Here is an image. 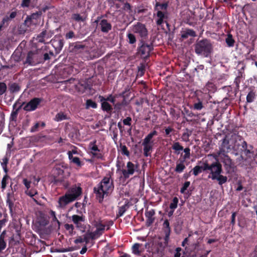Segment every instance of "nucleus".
Here are the masks:
<instances>
[{
    "label": "nucleus",
    "instance_id": "nucleus-21",
    "mask_svg": "<svg viewBox=\"0 0 257 257\" xmlns=\"http://www.w3.org/2000/svg\"><path fill=\"white\" fill-rule=\"evenodd\" d=\"M155 214V211L154 209L146 211L145 216L147 218L146 225L147 227L150 226L154 223L155 220V218L154 216Z\"/></svg>",
    "mask_w": 257,
    "mask_h": 257
},
{
    "label": "nucleus",
    "instance_id": "nucleus-61",
    "mask_svg": "<svg viewBox=\"0 0 257 257\" xmlns=\"http://www.w3.org/2000/svg\"><path fill=\"white\" fill-rule=\"evenodd\" d=\"M241 77H242V76H241V74L240 75L237 76L235 78L234 83L235 84V85H236V88H235L236 90H238L239 89V84H240V83L241 82Z\"/></svg>",
    "mask_w": 257,
    "mask_h": 257
},
{
    "label": "nucleus",
    "instance_id": "nucleus-34",
    "mask_svg": "<svg viewBox=\"0 0 257 257\" xmlns=\"http://www.w3.org/2000/svg\"><path fill=\"white\" fill-rule=\"evenodd\" d=\"M196 96L198 102L194 103L193 108L195 110H200L203 107V105L202 101L199 98V93H196Z\"/></svg>",
    "mask_w": 257,
    "mask_h": 257
},
{
    "label": "nucleus",
    "instance_id": "nucleus-9",
    "mask_svg": "<svg viewBox=\"0 0 257 257\" xmlns=\"http://www.w3.org/2000/svg\"><path fill=\"white\" fill-rule=\"evenodd\" d=\"M89 148L91 150L90 154L92 158H96L99 160H103L104 156L100 153V150L96 145V140H94L89 143Z\"/></svg>",
    "mask_w": 257,
    "mask_h": 257
},
{
    "label": "nucleus",
    "instance_id": "nucleus-60",
    "mask_svg": "<svg viewBox=\"0 0 257 257\" xmlns=\"http://www.w3.org/2000/svg\"><path fill=\"white\" fill-rule=\"evenodd\" d=\"M96 229L99 230L100 232H103L105 229V225L102 224L100 222H97L95 225Z\"/></svg>",
    "mask_w": 257,
    "mask_h": 257
},
{
    "label": "nucleus",
    "instance_id": "nucleus-37",
    "mask_svg": "<svg viewBox=\"0 0 257 257\" xmlns=\"http://www.w3.org/2000/svg\"><path fill=\"white\" fill-rule=\"evenodd\" d=\"M168 7V3H165L163 4H160L159 2H157L155 6V10L156 11H166Z\"/></svg>",
    "mask_w": 257,
    "mask_h": 257
},
{
    "label": "nucleus",
    "instance_id": "nucleus-55",
    "mask_svg": "<svg viewBox=\"0 0 257 257\" xmlns=\"http://www.w3.org/2000/svg\"><path fill=\"white\" fill-rule=\"evenodd\" d=\"M7 90L6 84L4 82H0V96L4 94Z\"/></svg>",
    "mask_w": 257,
    "mask_h": 257
},
{
    "label": "nucleus",
    "instance_id": "nucleus-52",
    "mask_svg": "<svg viewBox=\"0 0 257 257\" xmlns=\"http://www.w3.org/2000/svg\"><path fill=\"white\" fill-rule=\"evenodd\" d=\"M65 38L66 40L77 38V37L73 31H69L65 35Z\"/></svg>",
    "mask_w": 257,
    "mask_h": 257
},
{
    "label": "nucleus",
    "instance_id": "nucleus-62",
    "mask_svg": "<svg viewBox=\"0 0 257 257\" xmlns=\"http://www.w3.org/2000/svg\"><path fill=\"white\" fill-rule=\"evenodd\" d=\"M165 137H171V135H170V134L172 132H175V130L172 127L168 126V127L165 128Z\"/></svg>",
    "mask_w": 257,
    "mask_h": 257
},
{
    "label": "nucleus",
    "instance_id": "nucleus-63",
    "mask_svg": "<svg viewBox=\"0 0 257 257\" xmlns=\"http://www.w3.org/2000/svg\"><path fill=\"white\" fill-rule=\"evenodd\" d=\"M190 185V182L189 181H186L182 187L180 189V192L181 193H184L185 191L187 189V188L189 187V186Z\"/></svg>",
    "mask_w": 257,
    "mask_h": 257
},
{
    "label": "nucleus",
    "instance_id": "nucleus-29",
    "mask_svg": "<svg viewBox=\"0 0 257 257\" xmlns=\"http://www.w3.org/2000/svg\"><path fill=\"white\" fill-rule=\"evenodd\" d=\"M196 36L195 32L192 29H187L181 32V38L183 39H187L189 36L194 37Z\"/></svg>",
    "mask_w": 257,
    "mask_h": 257
},
{
    "label": "nucleus",
    "instance_id": "nucleus-17",
    "mask_svg": "<svg viewBox=\"0 0 257 257\" xmlns=\"http://www.w3.org/2000/svg\"><path fill=\"white\" fill-rule=\"evenodd\" d=\"M167 13L158 10L156 14V24L158 26H161L164 23H166V20H167Z\"/></svg>",
    "mask_w": 257,
    "mask_h": 257
},
{
    "label": "nucleus",
    "instance_id": "nucleus-44",
    "mask_svg": "<svg viewBox=\"0 0 257 257\" xmlns=\"http://www.w3.org/2000/svg\"><path fill=\"white\" fill-rule=\"evenodd\" d=\"M65 229L68 231L69 233L71 235H73L75 233L74 230V226L72 224L66 223L64 224Z\"/></svg>",
    "mask_w": 257,
    "mask_h": 257
},
{
    "label": "nucleus",
    "instance_id": "nucleus-7",
    "mask_svg": "<svg viewBox=\"0 0 257 257\" xmlns=\"http://www.w3.org/2000/svg\"><path fill=\"white\" fill-rule=\"evenodd\" d=\"M132 31L143 40L146 39L148 35V31L146 25L141 22H137L133 25Z\"/></svg>",
    "mask_w": 257,
    "mask_h": 257
},
{
    "label": "nucleus",
    "instance_id": "nucleus-31",
    "mask_svg": "<svg viewBox=\"0 0 257 257\" xmlns=\"http://www.w3.org/2000/svg\"><path fill=\"white\" fill-rule=\"evenodd\" d=\"M21 90V86L16 83L13 82L9 84V90L11 93H16L19 92Z\"/></svg>",
    "mask_w": 257,
    "mask_h": 257
},
{
    "label": "nucleus",
    "instance_id": "nucleus-26",
    "mask_svg": "<svg viewBox=\"0 0 257 257\" xmlns=\"http://www.w3.org/2000/svg\"><path fill=\"white\" fill-rule=\"evenodd\" d=\"M25 193L32 198L33 200L36 203V204H40L37 200L38 199V197H37L38 191L36 189L32 188L30 190H27L25 191Z\"/></svg>",
    "mask_w": 257,
    "mask_h": 257
},
{
    "label": "nucleus",
    "instance_id": "nucleus-36",
    "mask_svg": "<svg viewBox=\"0 0 257 257\" xmlns=\"http://www.w3.org/2000/svg\"><path fill=\"white\" fill-rule=\"evenodd\" d=\"M127 104L125 98H123L121 102H117L114 104V108L115 110L119 112L122 108L123 106L126 105Z\"/></svg>",
    "mask_w": 257,
    "mask_h": 257
},
{
    "label": "nucleus",
    "instance_id": "nucleus-30",
    "mask_svg": "<svg viewBox=\"0 0 257 257\" xmlns=\"http://www.w3.org/2000/svg\"><path fill=\"white\" fill-rule=\"evenodd\" d=\"M132 252L137 255H141V253L143 251L144 249L142 248V244L139 243H135L132 248Z\"/></svg>",
    "mask_w": 257,
    "mask_h": 257
},
{
    "label": "nucleus",
    "instance_id": "nucleus-32",
    "mask_svg": "<svg viewBox=\"0 0 257 257\" xmlns=\"http://www.w3.org/2000/svg\"><path fill=\"white\" fill-rule=\"evenodd\" d=\"M142 145L144 147L143 151H144V155L145 157H148L151 155L150 152L152 151L153 149V144L145 143L143 142Z\"/></svg>",
    "mask_w": 257,
    "mask_h": 257
},
{
    "label": "nucleus",
    "instance_id": "nucleus-59",
    "mask_svg": "<svg viewBox=\"0 0 257 257\" xmlns=\"http://www.w3.org/2000/svg\"><path fill=\"white\" fill-rule=\"evenodd\" d=\"M72 163L75 164L78 167H81L83 165V163L80 161V159L77 157H75L73 158L72 161Z\"/></svg>",
    "mask_w": 257,
    "mask_h": 257
},
{
    "label": "nucleus",
    "instance_id": "nucleus-16",
    "mask_svg": "<svg viewBox=\"0 0 257 257\" xmlns=\"http://www.w3.org/2000/svg\"><path fill=\"white\" fill-rule=\"evenodd\" d=\"M64 171L59 167L54 168L53 169V175L54 176L53 182L55 184H57L63 181Z\"/></svg>",
    "mask_w": 257,
    "mask_h": 257
},
{
    "label": "nucleus",
    "instance_id": "nucleus-53",
    "mask_svg": "<svg viewBox=\"0 0 257 257\" xmlns=\"http://www.w3.org/2000/svg\"><path fill=\"white\" fill-rule=\"evenodd\" d=\"M206 88L209 91L213 92L216 89V86L213 83L208 82L206 84Z\"/></svg>",
    "mask_w": 257,
    "mask_h": 257
},
{
    "label": "nucleus",
    "instance_id": "nucleus-48",
    "mask_svg": "<svg viewBox=\"0 0 257 257\" xmlns=\"http://www.w3.org/2000/svg\"><path fill=\"white\" fill-rule=\"evenodd\" d=\"M179 202L178 198L177 197H174L173 198L172 201L170 204L169 207L171 209L175 210L178 206Z\"/></svg>",
    "mask_w": 257,
    "mask_h": 257
},
{
    "label": "nucleus",
    "instance_id": "nucleus-19",
    "mask_svg": "<svg viewBox=\"0 0 257 257\" xmlns=\"http://www.w3.org/2000/svg\"><path fill=\"white\" fill-rule=\"evenodd\" d=\"M15 200L16 199L15 197L14 191H9L8 192L6 197V203L7 205L8 206L10 211H12L14 207V202Z\"/></svg>",
    "mask_w": 257,
    "mask_h": 257
},
{
    "label": "nucleus",
    "instance_id": "nucleus-15",
    "mask_svg": "<svg viewBox=\"0 0 257 257\" xmlns=\"http://www.w3.org/2000/svg\"><path fill=\"white\" fill-rule=\"evenodd\" d=\"M74 201L76 200L77 198L82 194V189L79 186L74 185L70 187L66 192Z\"/></svg>",
    "mask_w": 257,
    "mask_h": 257
},
{
    "label": "nucleus",
    "instance_id": "nucleus-39",
    "mask_svg": "<svg viewBox=\"0 0 257 257\" xmlns=\"http://www.w3.org/2000/svg\"><path fill=\"white\" fill-rule=\"evenodd\" d=\"M10 179V177L8 175V173L6 174L3 177L1 182V188L3 191L6 188L7 186L9 183V180Z\"/></svg>",
    "mask_w": 257,
    "mask_h": 257
},
{
    "label": "nucleus",
    "instance_id": "nucleus-43",
    "mask_svg": "<svg viewBox=\"0 0 257 257\" xmlns=\"http://www.w3.org/2000/svg\"><path fill=\"white\" fill-rule=\"evenodd\" d=\"M225 42L227 46L229 47H231L234 46L235 41L231 34H228L227 35V37L225 39Z\"/></svg>",
    "mask_w": 257,
    "mask_h": 257
},
{
    "label": "nucleus",
    "instance_id": "nucleus-25",
    "mask_svg": "<svg viewBox=\"0 0 257 257\" xmlns=\"http://www.w3.org/2000/svg\"><path fill=\"white\" fill-rule=\"evenodd\" d=\"M130 207V202L126 200L124 205L118 207V212L116 213V217L118 218L122 216Z\"/></svg>",
    "mask_w": 257,
    "mask_h": 257
},
{
    "label": "nucleus",
    "instance_id": "nucleus-5",
    "mask_svg": "<svg viewBox=\"0 0 257 257\" xmlns=\"http://www.w3.org/2000/svg\"><path fill=\"white\" fill-rule=\"evenodd\" d=\"M138 168V165H135L131 161H128L126 163L125 168H117L116 171H121L122 175L120 176V179L125 181L126 179L129 178L130 176H132L135 173L137 169Z\"/></svg>",
    "mask_w": 257,
    "mask_h": 257
},
{
    "label": "nucleus",
    "instance_id": "nucleus-45",
    "mask_svg": "<svg viewBox=\"0 0 257 257\" xmlns=\"http://www.w3.org/2000/svg\"><path fill=\"white\" fill-rule=\"evenodd\" d=\"M97 107V104L91 99H87L86 102V108H96Z\"/></svg>",
    "mask_w": 257,
    "mask_h": 257
},
{
    "label": "nucleus",
    "instance_id": "nucleus-54",
    "mask_svg": "<svg viewBox=\"0 0 257 257\" xmlns=\"http://www.w3.org/2000/svg\"><path fill=\"white\" fill-rule=\"evenodd\" d=\"M192 171L193 172V174L195 176H197L199 174L202 172V168L201 166L198 165L195 166Z\"/></svg>",
    "mask_w": 257,
    "mask_h": 257
},
{
    "label": "nucleus",
    "instance_id": "nucleus-27",
    "mask_svg": "<svg viewBox=\"0 0 257 257\" xmlns=\"http://www.w3.org/2000/svg\"><path fill=\"white\" fill-rule=\"evenodd\" d=\"M7 232L4 230L0 234V252L5 249L7 247V242L5 240L6 238Z\"/></svg>",
    "mask_w": 257,
    "mask_h": 257
},
{
    "label": "nucleus",
    "instance_id": "nucleus-51",
    "mask_svg": "<svg viewBox=\"0 0 257 257\" xmlns=\"http://www.w3.org/2000/svg\"><path fill=\"white\" fill-rule=\"evenodd\" d=\"M126 37L128 39V42L129 44H134L136 42V38L133 34L128 33Z\"/></svg>",
    "mask_w": 257,
    "mask_h": 257
},
{
    "label": "nucleus",
    "instance_id": "nucleus-20",
    "mask_svg": "<svg viewBox=\"0 0 257 257\" xmlns=\"http://www.w3.org/2000/svg\"><path fill=\"white\" fill-rule=\"evenodd\" d=\"M50 43L55 49V54H58L59 53L63 47L64 43L63 40L60 39H55L52 40Z\"/></svg>",
    "mask_w": 257,
    "mask_h": 257
},
{
    "label": "nucleus",
    "instance_id": "nucleus-23",
    "mask_svg": "<svg viewBox=\"0 0 257 257\" xmlns=\"http://www.w3.org/2000/svg\"><path fill=\"white\" fill-rule=\"evenodd\" d=\"M101 31L103 33H108L111 30L112 26L106 19H103L99 23Z\"/></svg>",
    "mask_w": 257,
    "mask_h": 257
},
{
    "label": "nucleus",
    "instance_id": "nucleus-18",
    "mask_svg": "<svg viewBox=\"0 0 257 257\" xmlns=\"http://www.w3.org/2000/svg\"><path fill=\"white\" fill-rule=\"evenodd\" d=\"M72 198L66 193L64 195L59 197L58 200L59 206L61 208H64L67 205L74 201Z\"/></svg>",
    "mask_w": 257,
    "mask_h": 257
},
{
    "label": "nucleus",
    "instance_id": "nucleus-46",
    "mask_svg": "<svg viewBox=\"0 0 257 257\" xmlns=\"http://www.w3.org/2000/svg\"><path fill=\"white\" fill-rule=\"evenodd\" d=\"M38 222L40 225L45 226L48 224V221L44 215H42L38 218Z\"/></svg>",
    "mask_w": 257,
    "mask_h": 257
},
{
    "label": "nucleus",
    "instance_id": "nucleus-8",
    "mask_svg": "<svg viewBox=\"0 0 257 257\" xmlns=\"http://www.w3.org/2000/svg\"><path fill=\"white\" fill-rule=\"evenodd\" d=\"M142 43V44L138 48V53L142 58L147 59L149 58L150 52L153 50V46L152 44H148L143 42Z\"/></svg>",
    "mask_w": 257,
    "mask_h": 257
},
{
    "label": "nucleus",
    "instance_id": "nucleus-57",
    "mask_svg": "<svg viewBox=\"0 0 257 257\" xmlns=\"http://www.w3.org/2000/svg\"><path fill=\"white\" fill-rule=\"evenodd\" d=\"M19 242V241L18 239H16L15 238L14 235H13L11 237H10L9 239V245L11 246L15 245Z\"/></svg>",
    "mask_w": 257,
    "mask_h": 257
},
{
    "label": "nucleus",
    "instance_id": "nucleus-4",
    "mask_svg": "<svg viewBox=\"0 0 257 257\" xmlns=\"http://www.w3.org/2000/svg\"><path fill=\"white\" fill-rule=\"evenodd\" d=\"M220 142L221 143L219 146V151L217 153L218 155L227 154L231 150H233V142L231 139V134L226 135Z\"/></svg>",
    "mask_w": 257,
    "mask_h": 257
},
{
    "label": "nucleus",
    "instance_id": "nucleus-40",
    "mask_svg": "<svg viewBox=\"0 0 257 257\" xmlns=\"http://www.w3.org/2000/svg\"><path fill=\"white\" fill-rule=\"evenodd\" d=\"M68 119L69 118L67 117L66 114H65L63 112H60L56 115L55 120H56V121H61L62 120H66Z\"/></svg>",
    "mask_w": 257,
    "mask_h": 257
},
{
    "label": "nucleus",
    "instance_id": "nucleus-14",
    "mask_svg": "<svg viewBox=\"0 0 257 257\" xmlns=\"http://www.w3.org/2000/svg\"><path fill=\"white\" fill-rule=\"evenodd\" d=\"M210 171V175H209L210 176L219 175V174H221L223 172L222 165L218 160H216L211 164Z\"/></svg>",
    "mask_w": 257,
    "mask_h": 257
},
{
    "label": "nucleus",
    "instance_id": "nucleus-56",
    "mask_svg": "<svg viewBox=\"0 0 257 257\" xmlns=\"http://www.w3.org/2000/svg\"><path fill=\"white\" fill-rule=\"evenodd\" d=\"M154 137L151 134H149L144 139L143 142L145 143L153 144V141L152 140Z\"/></svg>",
    "mask_w": 257,
    "mask_h": 257
},
{
    "label": "nucleus",
    "instance_id": "nucleus-50",
    "mask_svg": "<svg viewBox=\"0 0 257 257\" xmlns=\"http://www.w3.org/2000/svg\"><path fill=\"white\" fill-rule=\"evenodd\" d=\"M120 151L121 153L123 155H125L127 157H129L130 155V153L129 151L127 149V148L125 145H122L121 144L120 145Z\"/></svg>",
    "mask_w": 257,
    "mask_h": 257
},
{
    "label": "nucleus",
    "instance_id": "nucleus-35",
    "mask_svg": "<svg viewBox=\"0 0 257 257\" xmlns=\"http://www.w3.org/2000/svg\"><path fill=\"white\" fill-rule=\"evenodd\" d=\"M85 46L81 44L80 43H74V47L73 48V51L75 53L81 52L85 48Z\"/></svg>",
    "mask_w": 257,
    "mask_h": 257
},
{
    "label": "nucleus",
    "instance_id": "nucleus-1",
    "mask_svg": "<svg viewBox=\"0 0 257 257\" xmlns=\"http://www.w3.org/2000/svg\"><path fill=\"white\" fill-rule=\"evenodd\" d=\"M113 189V180L109 176L104 177L93 190L96 199L99 203H102L104 196H107Z\"/></svg>",
    "mask_w": 257,
    "mask_h": 257
},
{
    "label": "nucleus",
    "instance_id": "nucleus-42",
    "mask_svg": "<svg viewBox=\"0 0 257 257\" xmlns=\"http://www.w3.org/2000/svg\"><path fill=\"white\" fill-rule=\"evenodd\" d=\"M184 160L181 161L180 163H177L176 165V168L175 169V172L178 173H182L185 169V166L184 164Z\"/></svg>",
    "mask_w": 257,
    "mask_h": 257
},
{
    "label": "nucleus",
    "instance_id": "nucleus-12",
    "mask_svg": "<svg viewBox=\"0 0 257 257\" xmlns=\"http://www.w3.org/2000/svg\"><path fill=\"white\" fill-rule=\"evenodd\" d=\"M172 149L175 151V153L177 154H180V151L182 150H184V152L185 153L184 155L183 156V160L185 161L187 159L190 158V149L189 148H186L185 149H183V147L180 145L179 142H175L173 144L172 147Z\"/></svg>",
    "mask_w": 257,
    "mask_h": 257
},
{
    "label": "nucleus",
    "instance_id": "nucleus-41",
    "mask_svg": "<svg viewBox=\"0 0 257 257\" xmlns=\"http://www.w3.org/2000/svg\"><path fill=\"white\" fill-rule=\"evenodd\" d=\"M3 162H1V166L5 172L6 174H7L9 170L7 167V165L9 163V158L7 156H5L2 159Z\"/></svg>",
    "mask_w": 257,
    "mask_h": 257
},
{
    "label": "nucleus",
    "instance_id": "nucleus-38",
    "mask_svg": "<svg viewBox=\"0 0 257 257\" xmlns=\"http://www.w3.org/2000/svg\"><path fill=\"white\" fill-rule=\"evenodd\" d=\"M256 91L254 90H251L246 96V101L248 103L253 102L256 97Z\"/></svg>",
    "mask_w": 257,
    "mask_h": 257
},
{
    "label": "nucleus",
    "instance_id": "nucleus-13",
    "mask_svg": "<svg viewBox=\"0 0 257 257\" xmlns=\"http://www.w3.org/2000/svg\"><path fill=\"white\" fill-rule=\"evenodd\" d=\"M42 101V98L35 97L28 102L23 107V109L27 111L35 110Z\"/></svg>",
    "mask_w": 257,
    "mask_h": 257
},
{
    "label": "nucleus",
    "instance_id": "nucleus-2",
    "mask_svg": "<svg viewBox=\"0 0 257 257\" xmlns=\"http://www.w3.org/2000/svg\"><path fill=\"white\" fill-rule=\"evenodd\" d=\"M231 139L233 142V151L236 152L237 153L244 152L246 156L251 153L250 151L247 149V143L238 133H231Z\"/></svg>",
    "mask_w": 257,
    "mask_h": 257
},
{
    "label": "nucleus",
    "instance_id": "nucleus-33",
    "mask_svg": "<svg viewBox=\"0 0 257 257\" xmlns=\"http://www.w3.org/2000/svg\"><path fill=\"white\" fill-rule=\"evenodd\" d=\"M100 101H102L103 100H105L107 102L109 101L112 103L113 105L115 104V97L112 94H109L108 96H107L106 97H105L103 96L99 95L98 97Z\"/></svg>",
    "mask_w": 257,
    "mask_h": 257
},
{
    "label": "nucleus",
    "instance_id": "nucleus-6",
    "mask_svg": "<svg viewBox=\"0 0 257 257\" xmlns=\"http://www.w3.org/2000/svg\"><path fill=\"white\" fill-rule=\"evenodd\" d=\"M41 62L40 54L37 51H29L27 55L26 60L24 61V65L35 66Z\"/></svg>",
    "mask_w": 257,
    "mask_h": 257
},
{
    "label": "nucleus",
    "instance_id": "nucleus-28",
    "mask_svg": "<svg viewBox=\"0 0 257 257\" xmlns=\"http://www.w3.org/2000/svg\"><path fill=\"white\" fill-rule=\"evenodd\" d=\"M101 102V108L104 111L111 114L113 110L112 106L107 101L103 100Z\"/></svg>",
    "mask_w": 257,
    "mask_h": 257
},
{
    "label": "nucleus",
    "instance_id": "nucleus-10",
    "mask_svg": "<svg viewBox=\"0 0 257 257\" xmlns=\"http://www.w3.org/2000/svg\"><path fill=\"white\" fill-rule=\"evenodd\" d=\"M71 220L75 225V227L80 230H84L85 229V225L84 222L85 221V217L84 215H73L71 217Z\"/></svg>",
    "mask_w": 257,
    "mask_h": 257
},
{
    "label": "nucleus",
    "instance_id": "nucleus-11",
    "mask_svg": "<svg viewBox=\"0 0 257 257\" xmlns=\"http://www.w3.org/2000/svg\"><path fill=\"white\" fill-rule=\"evenodd\" d=\"M220 159L223 163L227 173H229L234 168V164L230 157L227 154H220Z\"/></svg>",
    "mask_w": 257,
    "mask_h": 257
},
{
    "label": "nucleus",
    "instance_id": "nucleus-49",
    "mask_svg": "<svg viewBox=\"0 0 257 257\" xmlns=\"http://www.w3.org/2000/svg\"><path fill=\"white\" fill-rule=\"evenodd\" d=\"M47 33L46 30L43 31L39 35H38L37 40L39 42L44 43L45 38Z\"/></svg>",
    "mask_w": 257,
    "mask_h": 257
},
{
    "label": "nucleus",
    "instance_id": "nucleus-58",
    "mask_svg": "<svg viewBox=\"0 0 257 257\" xmlns=\"http://www.w3.org/2000/svg\"><path fill=\"white\" fill-rule=\"evenodd\" d=\"M72 19L76 22H83L84 21V19L79 14H73Z\"/></svg>",
    "mask_w": 257,
    "mask_h": 257
},
{
    "label": "nucleus",
    "instance_id": "nucleus-47",
    "mask_svg": "<svg viewBox=\"0 0 257 257\" xmlns=\"http://www.w3.org/2000/svg\"><path fill=\"white\" fill-rule=\"evenodd\" d=\"M17 103H18V102H16L13 105V109H15V111H13L12 112V115L13 117H17L18 113V111L21 109L23 105L24 104V102H23L22 104H21L17 108H16V106Z\"/></svg>",
    "mask_w": 257,
    "mask_h": 257
},
{
    "label": "nucleus",
    "instance_id": "nucleus-24",
    "mask_svg": "<svg viewBox=\"0 0 257 257\" xmlns=\"http://www.w3.org/2000/svg\"><path fill=\"white\" fill-rule=\"evenodd\" d=\"M208 177L212 180H216L220 186H222L227 181V177L221 175V174L213 176H209Z\"/></svg>",
    "mask_w": 257,
    "mask_h": 257
},
{
    "label": "nucleus",
    "instance_id": "nucleus-22",
    "mask_svg": "<svg viewBox=\"0 0 257 257\" xmlns=\"http://www.w3.org/2000/svg\"><path fill=\"white\" fill-rule=\"evenodd\" d=\"M163 229L165 233L164 240L167 242L169 240L170 235L171 233V228L170 227V223L168 219H165L163 224Z\"/></svg>",
    "mask_w": 257,
    "mask_h": 257
},
{
    "label": "nucleus",
    "instance_id": "nucleus-64",
    "mask_svg": "<svg viewBox=\"0 0 257 257\" xmlns=\"http://www.w3.org/2000/svg\"><path fill=\"white\" fill-rule=\"evenodd\" d=\"M9 20H8V16H6L3 19L0 24V26H2V27H7L9 25Z\"/></svg>",
    "mask_w": 257,
    "mask_h": 257
},
{
    "label": "nucleus",
    "instance_id": "nucleus-3",
    "mask_svg": "<svg viewBox=\"0 0 257 257\" xmlns=\"http://www.w3.org/2000/svg\"><path fill=\"white\" fill-rule=\"evenodd\" d=\"M195 52L198 55L208 57L212 52V46L209 41L203 39L198 41L194 45Z\"/></svg>",
    "mask_w": 257,
    "mask_h": 257
}]
</instances>
